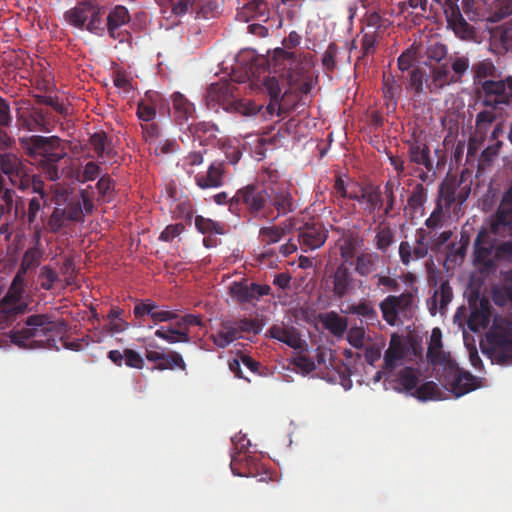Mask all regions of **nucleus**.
I'll return each instance as SVG.
<instances>
[{"label": "nucleus", "mask_w": 512, "mask_h": 512, "mask_svg": "<svg viewBox=\"0 0 512 512\" xmlns=\"http://www.w3.org/2000/svg\"><path fill=\"white\" fill-rule=\"evenodd\" d=\"M67 332L68 325L64 319L41 313L27 317L25 325L12 331L9 337L19 348L59 350L58 340H63Z\"/></svg>", "instance_id": "1"}, {"label": "nucleus", "mask_w": 512, "mask_h": 512, "mask_svg": "<svg viewBox=\"0 0 512 512\" xmlns=\"http://www.w3.org/2000/svg\"><path fill=\"white\" fill-rule=\"evenodd\" d=\"M51 202L55 204L48 216V231L57 234L67 226V223H83L85 215L94 211L93 199L86 189H73L53 185L50 188Z\"/></svg>", "instance_id": "2"}, {"label": "nucleus", "mask_w": 512, "mask_h": 512, "mask_svg": "<svg viewBox=\"0 0 512 512\" xmlns=\"http://www.w3.org/2000/svg\"><path fill=\"white\" fill-rule=\"evenodd\" d=\"M22 152L41 169L50 181L60 179L59 162L66 155V148L58 136L29 135L18 139Z\"/></svg>", "instance_id": "3"}, {"label": "nucleus", "mask_w": 512, "mask_h": 512, "mask_svg": "<svg viewBox=\"0 0 512 512\" xmlns=\"http://www.w3.org/2000/svg\"><path fill=\"white\" fill-rule=\"evenodd\" d=\"M268 199V185L248 184L231 197L230 212L249 220L268 218Z\"/></svg>", "instance_id": "4"}, {"label": "nucleus", "mask_w": 512, "mask_h": 512, "mask_svg": "<svg viewBox=\"0 0 512 512\" xmlns=\"http://www.w3.org/2000/svg\"><path fill=\"white\" fill-rule=\"evenodd\" d=\"M0 168L14 188L21 192H31L42 197L46 195L42 176L35 173L18 155H6L2 164H0Z\"/></svg>", "instance_id": "5"}, {"label": "nucleus", "mask_w": 512, "mask_h": 512, "mask_svg": "<svg viewBox=\"0 0 512 512\" xmlns=\"http://www.w3.org/2000/svg\"><path fill=\"white\" fill-rule=\"evenodd\" d=\"M49 194L33 196L27 202V207L21 197H17L15 202L14 218L21 220L29 231L32 232V238L40 243L44 231H48V216L45 214Z\"/></svg>", "instance_id": "6"}, {"label": "nucleus", "mask_w": 512, "mask_h": 512, "mask_svg": "<svg viewBox=\"0 0 512 512\" xmlns=\"http://www.w3.org/2000/svg\"><path fill=\"white\" fill-rule=\"evenodd\" d=\"M418 288L406 290L400 295H388L379 303L382 319L389 326H397L402 319L409 320L413 317L416 308Z\"/></svg>", "instance_id": "7"}, {"label": "nucleus", "mask_w": 512, "mask_h": 512, "mask_svg": "<svg viewBox=\"0 0 512 512\" xmlns=\"http://www.w3.org/2000/svg\"><path fill=\"white\" fill-rule=\"evenodd\" d=\"M206 103L208 107L221 106L228 112H235L242 116H255L263 108L250 100H237L232 96L231 86L228 84H211L206 92Z\"/></svg>", "instance_id": "8"}, {"label": "nucleus", "mask_w": 512, "mask_h": 512, "mask_svg": "<svg viewBox=\"0 0 512 512\" xmlns=\"http://www.w3.org/2000/svg\"><path fill=\"white\" fill-rule=\"evenodd\" d=\"M24 293V282L20 275H15L6 294L0 299V329L7 327L18 315L26 312L28 303L24 299Z\"/></svg>", "instance_id": "9"}, {"label": "nucleus", "mask_w": 512, "mask_h": 512, "mask_svg": "<svg viewBox=\"0 0 512 512\" xmlns=\"http://www.w3.org/2000/svg\"><path fill=\"white\" fill-rule=\"evenodd\" d=\"M355 289L354 273L345 263H340L325 279V290L334 299L341 300L352 294Z\"/></svg>", "instance_id": "10"}, {"label": "nucleus", "mask_w": 512, "mask_h": 512, "mask_svg": "<svg viewBox=\"0 0 512 512\" xmlns=\"http://www.w3.org/2000/svg\"><path fill=\"white\" fill-rule=\"evenodd\" d=\"M268 194V218L275 220L296 210V202L286 184H269Z\"/></svg>", "instance_id": "11"}, {"label": "nucleus", "mask_w": 512, "mask_h": 512, "mask_svg": "<svg viewBox=\"0 0 512 512\" xmlns=\"http://www.w3.org/2000/svg\"><path fill=\"white\" fill-rule=\"evenodd\" d=\"M354 201L360 204L363 215L372 217L374 223L385 217L383 214H378L384 207V197L380 186L372 183L361 184Z\"/></svg>", "instance_id": "12"}, {"label": "nucleus", "mask_w": 512, "mask_h": 512, "mask_svg": "<svg viewBox=\"0 0 512 512\" xmlns=\"http://www.w3.org/2000/svg\"><path fill=\"white\" fill-rule=\"evenodd\" d=\"M145 357L155 364L154 369L160 371L179 369L186 372L187 370V365L179 352L173 350L166 352L156 344H148L145 348Z\"/></svg>", "instance_id": "13"}, {"label": "nucleus", "mask_w": 512, "mask_h": 512, "mask_svg": "<svg viewBox=\"0 0 512 512\" xmlns=\"http://www.w3.org/2000/svg\"><path fill=\"white\" fill-rule=\"evenodd\" d=\"M229 293L237 302L244 304L269 295L271 288L267 284L248 283L247 280H242L231 283Z\"/></svg>", "instance_id": "14"}, {"label": "nucleus", "mask_w": 512, "mask_h": 512, "mask_svg": "<svg viewBox=\"0 0 512 512\" xmlns=\"http://www.w3.org/2000/svg\"><path fill=\"white\" fill-rule=\"evenodd\" d=\"M19 125L31 132H51L50 113L41 108L30 107L18 114Z\"/></svg>", "instance_id": "15"}, {"label": "nucleus", "mask_w": 512, "mask_h": 512, "mask_svg": "<svg viewBox=\"0 0 512 512\" xmlns=\"http://www.w3.org/2000/svg\"><path fill=\"white\" fill-rule=\"evenodd\" d=\"M328 232L319 222L305 223L298 234V243L304 252L312 251L324 245Z\"/></svg>", "instance_id": "16"}, {"label": "nucleus", "mask_w": 512, "mask_h": 512, "mask_svg": "<svg viewBox=\"0 0 512 512\" xmlns=\"http://www.w3.org/2000/svg\"><path fill=\"white\" fill-rule=\"evenodd\" d=\"M512 225V186L503 194L498 209L490 222V232L503 234Z\"/></svg>", "instance_id": "17"}, {"label": "nucleus", "mask_w": 512, "mask_h": 512, "mask_svg": "<svg viewBox=\"0 0 512 512\" xmlns=\"http://www.w3.org/2000/svg\"><path fill=\"white\" fill-rule=\"evenodd\" d=\"M482 89L485 92L483 105L486 107L496 108L502 104L510 105L512 102V94L508 92L504 81L485 80Z\"/></svg>", "instance_id": "18"}, {"label": "nucleus", "mask_w": 512, "mask_h": 512, "mask_svg": "<svg viewBox=\"0 0 512 512\" xmlns=\"http://www.w3.org/2000/svg\"><path fill=\"white\" fill-rule=\"evenodd\" d=\"M131 20L129 10L123 5L113 7L106 17V29L109 36L119 42H124L129 33L123 32L120 28Z\"/></svg>", "instance_id": "19"}, {"label": "nucleus", "mask_w": 512, "mask_h": 512, "mask_svg": "<svg viewBox=\"0 0 512 512\" xmlns=\"http://www.w3.org/2000/svg\"><path fill=\"white\" fill-rule=\"evenodd\" d=\"M225 164L223 161H213L206 172L195 175L196 185L201 189L219 188L224 184Z\"/></svg>", "instance_id": "20"}, {"label": "nucleus", "mask_w": 512, "mask_h": 512, "mask_svg": "<svg viewBox=\"0 0 512 512\" xmlns=\"http://www.w3.org/2000/svg\"><path fill=\"white\" fill-rule=\"evenodd\" d=\"M444 13L448 26L457 36L466 38L470 35L471 27L461 14L457 0H445Z\"/></svg>", "instance_id": "21"}, {"label": "nucleus", "mask_w": 512, "mask_h": 512, "mask_svg": "<svg viewBox=\"0 0 512 512\" xmlns=\"http://www.w3.org/2000/svg\"><path fill=\"white\" fill-rule=\"evenodd\" d=\"M496 240L486 228H482L474 242V260L478 264L490 265L491 256L494 252Z\"/></svg>", "instance_id": "22"}, {"label": "nucleus", "mask_w": 512, "mask_h": 512, "mask_svg": "<svg viewBox=\"0 0 512 512\" xmlns=\"http://www.w3.org/2000/svg\"><path fill=\"white\" fill-rule=\"evenodd\" d=\"M452 378L450 380L451 392L459 398L478 387L477 378L471 373L458 368L451 369Z\"/></svg>", "instance_id": "23"}, {"label": "nucleus", "mask_w": 512, "mask_h": 512, "mask_svg": "<svg viewBox=\"0 0 512 512\" xmlns=\"http://www.w3.org/2000/svg\"><path fill=\"white\" fill-rule=\"evenodd\" d=\"M164 106V99L158 92H147L145 99L138 102L137 116L144 122H151L156 116V110Z\"/></svg>", "instance_id": "24"}, {"label": "nucleus", "mask_w": 512, "mask_h": 512, "mask_svg": "<svg viewBox=\"0 0 512 512\" xmlns=\"http://www.w3.org/2000/svg\"><path fill=\"white\" fill-rule=\"evenodd\" d=\"M430 148L426 143L415 140L409 143L408 158L411 163L422 165L428 172L434 171ZM435 172H433V176Z\"/></svg>", "instance_id": "25"}, {"label": "nucleus", "mask_w": 512, "mask_h": 512, "mask_svg": "<svg viewBox=\"0 0 512 512\" xmlns=\"http://www.w3.org/2000/svg\"><path fill=\"white\" fill-rule=\"evenodd\" d=\"M92 0H80L77 4L64 13L65 21L80 30L85 29L92 8Z\"/></svg>", "instance_id": "26"}, {"label": "nucleus", "mask_w": 512, "mask_h": 512, "mask_svg": "<svg viewBox=\"0 0 512 512\" xmlns=\"http://www.w3.org/2000/svg\"><path fill=\"white\" fill-rule=\"evenodd\" d=\"M405 354L404 346L400 338L393 334L389 346L384 353L383 373L390 374L397 366V363L403 359Z\"/></svg>", "instance_id": "27"}, {"label": "nucleus", "mask_w": 512, "mask_h": 512, "mask_svg": "<svg viewBox=\"0 0 512 512\" xmlns=\"http://www.w3.org/2000/svg\"><path fill=\"white\" fill-rule=\"evenodd\" d=\"M318 320L324 329L337 338L343 337L348 329L347 318L342 317L335 311L320 313Z\"/></svg>", "instance_id": "28"}, {"label": "nucleus", "mask_w": 512, "mask_h": 512, "mask_svg": "<svg viewBox=\"0 0 512 512\" xmlns=\"http://www.w3.org/2000/svg\"><path fill=\"white\" fill-rule=\"evenodd\" d=\"M348 312L362 318L368 326L380 325L378 312L374 303L370 300L360 299L357 303L348 307Z\"/></svg>", "instance_id": "29"}, {"label": "nucleus", "mask_w": 512, "mask_h": 512, "mask_svg": "<svg viewBox=\"0 0 512 512\" xmlns=\"http://www.w3.org/2000/svg\"><path fill=\"white\" fill-rule=\"evenodd\" d=\"M238 16L246 22L252 19L265 22L269 18L268 4L264 0H251L242 7Z\"/></svg>", "instance_id": "30"}, {"label": "nucleus", "mask_w": 512, "mask_h": 512, "mask_svg": "<svg viewBox=\"0 0 512 512\" xmlns=\"http://www.w3.org/2000/svg\"><path fill=\"white\" fill-rule=\"evenodd\" d=\"M268 334L280 341L288 345L293 349L301 348V338L300 334L294 327H285L280 325H273L269 328Z\"/></svg>", "instance_id": "31"}, {"label": "nucleus", "mask_w": 512, "mask_h": 512, "mask_svg": "<svg viewBox=\"0 0 512 512\" xmlns=\"http://www.w3.org/2000/svg\"><path fill=\"white\" fill-rule=\"evenodd\" d=\"M431 81L427 84L430 93H434L447 85L456 83V79L452 77L447 65L434 66L430 70Z\"/></svg>", "instance_id": "32"}, {"label": "nucleus", "mask_w": 512, "mask_h": 512, "mask_svg": "<svg viewBox=\"0 0 512 512\" xmlns=\"http://www.w3.org/2000/svg\"><path fill=\"white\" fill-rule=\"evenodd\" d=\"M91 2L92 8L90 9L85 29L92 34L102 36L105 30H107L104 24L105 8L100 6L97 0H92Z\"/></svg>", "instance_id": "33"}, {"label": "nucleus", "mask_w": 512, "mask_h": 512, "mask_svg": "<svg viewBox=\"0 0 512 512\" xmlns=\"http://www.w3.org/2000/svg\"><path fill=\"white\" fill-rule=\"evenodd\" d=\"M172 105L177 124L182 125L195 112L194 105L180 92H175L172 95Z\"/></svg>", "instance_id": "34"}, {"label": "nucleus", "mask_w": 512, "mask_h": 512, "mask_svg": "<svg viewBox=\"0 0 512 512\" xmlns=\"http://www.w3.org/2000/svg\"><path fill=\"white\" fill-rule=\"evenodd\" d=\"M124 310L118 306H112L105 316L107 321L105 331L111 335L125 332L130 324L123 318Z\"/></svg>", "instance_id": "35"}, {"label": "nucleus", "mask_w": 512, "mask_h": 512, "mask_svg": "<svg viewBox=\"0 0 512 512\" xmlns=\"http://www.w3.org/2000/svg\"><path fill=\"white\" fill-rule=\"evenodd\" d=\"M457 189L458 184L455 180L445 179L439 186L436 204H440L446 212H450L451 206L456 202Z\"/></svg>", "instance_id": "36"}, {"label": "nucleus", "mask_w": 512, "mask_h": 512, "mask_svg": "<svg viewBox=\"0 0 512 512\" xmlns=\"http://www.w3.org/2000/svg\"><path fill=\"white\" fill-rule=\"evenodd\" d=\"M379 255L375 252H362L355 260V272L361 277H368L377 270Z\"/></svg>", "instance_id": "37"}, {"label": "nucleus", "mask_w": 512, "mask_h": 512, "mask_svg": "<svg viewBox=\"0 0 512 512\" xmlns=\"http://www.w3.org/2000/svg\"><path fill=\"white\" fill-rule=\"evenodd\" d=\"M42 256L43 252L39 247V243L36 242L35 246L28 248L23 254L20 268L16 275H20L21 280L24 281V275L40 265Z\"/></svg>", "instance_id": "38"}, {"label": "nucleus", "mask_w": 512, "mask_h": 512, "mask_svg": "<svg viewBox=\"0 0 512 512\" xmlns=\"http://www.w3.org/2000/svg\"><path fill=\"white\" fill-rule=\"evenodd\" d=\"M452 288L448 281H444L441 283L439 289L434 291L433 296L431 297V306L430 312L432 315L436 314L437 307L441 313L446 309L448 304L452 300Z\"/></svg>", "instance_id": "39"}, {"label": "nucleus", "mask_w": 512, "mask_h": 512, "mask_svg": "<svg viewBox=\"0 0 512 512\" xmlns=\"http://www.w3.org/2000/svg\"><path fill=\"white\" fill-rule=\"evenodd\" d=\"M418 380L417 370L412 367H404L396 376V388L399 391H405L412 396V392L416 390L418 385Z\"/></svg>", "instance_id": "40"}, {"label": "nucleus", "mask_w": 512, "mask_h": 512, "mask_svg": "<svg viewBox=\"0 0 512 512\" xmlns=\"http://www.w3.org/2000/svg\"><path fill=\"white\" fill-rule=\"evenodd\" d=\"M239 335L234 327L233 321L227 320L221 323V329L211 336L213 343L219 348H226L237 340Z\"/></svg>", "instance_id": "41"}, {"label": "nucleus", "mask_w": 512, "mask_h": 512, "mask_svg": "<svg viewBox=\"0 0 512 512\" xmlns=\"http://www.w3.org/2000/svg\"><path fill=\"white\" fill-rule=\"evenodd\" d=\"M429 74L427 70L420 66H415L409 72V82L407 85L408 90H412L416 96H419L424 93L425 87L427 88V84L430 82Z\"/></svg>", "instance_id": "42"}, {"label": "nucleus", "mask_w": 512, "mask_h": 512, "mask_svg": "<svg viewBox=\"0 0 512 512\" xmlns=\"http://www.w3.org/2000/svg\"><path fill=\"white\" fill-rule=\"evenodd\" d=\"M360 242L358 235L352 232L343 234L341 244L339 246L340 256L343 260L342 263H345L346 265L348 262L352 263L351 260L355 257Z\"/></svg>", "instance_id": "43"}, {"label": "nucleus", "mask_w": 512, "mask_h": 512, "mask_svg": "<svg viewBox=\"0 0 512 512\" xmlns=\"http://www.w3.org/2000/svg\"><path fill=\"white\" fill-rule=\"evenodd\" d=\"M441 330L434 328L430 337V342L427 350L428 361L432 364H438L445 360V355L442 350Z\"/></svg>", "instance_id": "44"}, {"label": "nucleus", "mask_w": 512, "mask_h": 512, "mask_svg": "<svg viewBox=\"0 0 512 512\" xmlns=\"http://www.w3.org/2000/svg\"><path fill=\"white\" fill-rule=\"evenodd\" d=\"M428 254V248L413 247L409 242L402 241L399 245V257L404 266H409L412 260L423 259Z\"/></svg>", "instance_id": "45"}, {"label": "nucleus", "mask_w": 512, "mask_h": 512, "mask_svg": "<svg viewBox=\"0 0 512 512\" xmlns=\"http://www.w3.org/2000/svg\"><path fill=\"white\" fill-rule=\"evenodd\" d=\"M360 185L361 184L356 181L346 182L341 175H337L333 185V193L337 197L354 200L357 198Z\"/></svg>", "instance_id": "46"}, {"label": "nucleus", "mask_w": 512, "mask_h": 512, "mask_svg": "<svg viewBox=\"0 0 512 512\" xmlns=\"http://www.w3.org/2000/svg\"><path fill=\"white\" fill-rule=\"evenodd\" d=\"M155 309H158V305L153 300H137L133 308V314L137 320L136 325L139 327L144 326L146 317L152 320Z\"/></svg>", "instance_id": "47"}, {"label": "nucleus", "mask_w": 512, "mask_h": 512, "mask_svg": "<svg viewBox=\"0 0 512 512\" xmlns=\"http://www.w3.org/2000/svg\"><path fill=\"white\" fill-rule=\"evenodd\" d=\"M155 336L170 344L183 342L187 343L190 341L188 330H179L175 328L160 327L155 331Z\"/></svg>", "instance_id": "48"}, {"label": "nucleus", "mask_w": 512, "mask_h": 512, "mask_svg": "<svg viewBox=\"0 0 512 512\" xmlns=\"http://www.w3.org/2000/svg\"><path fill=\"white\" fill-rule=\"evenodd\" d=\"M190 130L201 143L216 139L217 133L219 132V128L216 124L206 121L193 124Z\"/></svg>", "instance_id": "49"}, {"label": "nucleus", "mask_w": 512, "mask_h": 512, "mask_svg": "<svg viewBox=\"0 0 512 512\" xmlns=\"http://www.w3.org/2000/svg\"><path fill=\"white\" fill-rule=\"evenodd\" d=\"M288 232L287 227L282 226H269L262 227L259 230V239L261 243L265 245H271L278 243L281 239H283Z\"/></svg>", "instance_id": "50"}, {"label": "nucleus", "mask_w": 512, "mask_h": 512, "mask_svg": "<svg viewBox=\"0 0 512 512\" xmlns=\"http://www.w3.org/2000/svg\"><path fill=\"white\" fill-rule=\"evenodd\" d=\"M440 395L441 391L433 381L423 383L412 392V396L421 401L436 400L440 398Z\"/></svg>", "instance_id": "51"}, {"label": "nucleus", "mask_w": 512, "mask_h": 512, "mask_svg": "<svg viewBox=\"0 0 512 512\" xmlns=\"http://www.w3.org/2000/svg\"><path fill=\"white\" fill-rule=\"evenodd\" d=\"M195 226L197 230L202 234H219L225 233V227L223 224L213 221L209 218H205L201 215L195 217Z\"/></svg>", "instance_id": "52"}, {"label": "nucleus", "mask_w": 512, "mask_h": 512, "mask_svg": "<svg viewBox=\"0 0 512 512\" xmlns=\"http://www.w3.org/2000/svg\"><path fill=\"white\" fill-rule=\"evenodd\" d=\"M399 181L388 180L384 185V191L382 192L385 196V206L383 207V216H391L392 211L396 204L395 190L400 186Z\"/></svg>", "instance_id": "53"}, {"label": "nucleus", "mask_w": 512, "mask_h": 512, "mask_svg": "<svg viewBox=\"0 0 512 512\" xmlns=\"http://www.w3.org/2000/svg\"><path fill=\"white\" fill-rule=\"evenodd\" d=\"M262 90L267 94L270 100L282 101L287 92L281 94V86L276 76H266L262 80Z\"/></svg>", "instance_id": "54"}, {"label": "nucleus", "mask_w": 512, "mask_h": 512, "mask_svg": "<svg viewBox=\"0 0 512 512\" xmlns=\"http://www.w3.org/2000/svg\"><path fill=\"white\" fill-rule=\"evenodd\" d=\"M402 88L395 80L392 74L383 76V95L384 98L394 105L401 94Z\"/></svg>", "instance_id": "55"}, {"label": "nucleus", "mask_w": 512, "mask_h": 512, "mask_svg": "<svg viewBox=\"0 0 512 512\" xmlns=\"http://www.w3.org/2000/svg\"><path fill=\"white\" fill-rule=\"evenodd\" d=\"M16 192L14 189L5 188L0 194V220L5 217L11 216V212L15 210Z\"/></svg>", "instance_id": "56"}, {"label": "nucleus", "mask_w": 512, "mask_h": 512, "mask_svg": "<svg viewBox=\"0 0 512 512\" xmlns=\"http://www.w3.org/2000/svg\"><path fill=\"white\" fill-rule=\"evenodd\" d=\"M427 201V189L423 184H417L408 198V206L413 211L423 210Z\"/></svg>", "instance_id": "57"}, {"label": "nucleus", "mask_w": 512, "mask_h": 512, "mask_svg": "<svg viewBox=\"0 0 512 512\" xmlns=\"http://www.w3.org/2000/svg\"><path fill=\"white\" fill-rule=\"evenodd\" d=\"M59 279L57 272L49 265L40 268L38 274V283L40 288L49 291L53 288L55 282Z\"/></svg>", "instance_id": "58"}, {"label": "nucleus", "mask_w": 512, "mask_h": 512, "mask_svg": "<svg viewBox=\"0 0 512 512\" xmlns=\"http://www.w3.org/2000/svg\"><path fill=\"white\" fill-rule=\"evenodd\" d=\"M90 144L98 158H104L105 154L109 156L110 142L106 133L99 132L91 135Z\"/></svg>", "instance_id": "59"}, {"label": "nucleus", "mask_w": 512, "mask_h": 512, "mask_svg": "<svg viewBox=\"0 0 512 512\" xmlns=\"http://www.w3.org/2000/svg\"><path fill=\"white\" fill-rule=\"evenodd\" d=\"M394 233L390 227L379 228L376 231L374 245L377 250L386 252L393 243Z\"/></svg>", "instance_id": "60"}, {"label": "nucleus", "mask_w": 512, "mask_h": 512, "mask_svg": "<svg viewBox=\"0 0 512 512\" xmlns=\"http://www.w3.org/2000/svg\"><path fill=\"white\" fill-rule=\"evenodd\" d=\"M450 212H446L440 204H436L434 210L430 216L425 220V226L430 230H437L443 227L446 215Z\"/></svg>", "instance_id": "61"}, {"label": "nucleus", "mask_w": 512, "mask_h": 512, "mask_svg": "<svg viewBox=\"0 0 512 512\" xmlns=\"http://www.w3.org/2000/svg\"><path fill=\"white\" fill-rule=\"evenodd\" d=\"M347 332V341L356 349H362L366 342V331L362 326H352Z\"/></svg>", "instance_id": "62"}, {"label": "nucleus", "mask_w": 512, "mask_h": 512, "mask_svg": "<svg viewBox=\"0 0 512 512\" xmlns=\"http://www.w3.org/2000/svg\"><path fill=\"white\" fill-rule=\"evenodd\" d=\"M378 44V36L375 32L364 33L361 39V56L359 59H364L366 56L373 55L376 51Z\"/></svg>", "instance_id": "63"}, {"label": "nucleus", "mask_w": 512, "mask_h": 512, "mask_svg": "<svg viewBox=\"0 0 512 512\" xmlns=\"http://www.w3.org/2000/svg\"><path fill=\"white\" fill-rule=\"evenodd\" d=\"M204 157L201 151H192L189 152L182 159V167L186 171L188 175H192L194 173V167L199 166L203 163Z\"/></svg>", "instance_id": "64"}]
</instances>
